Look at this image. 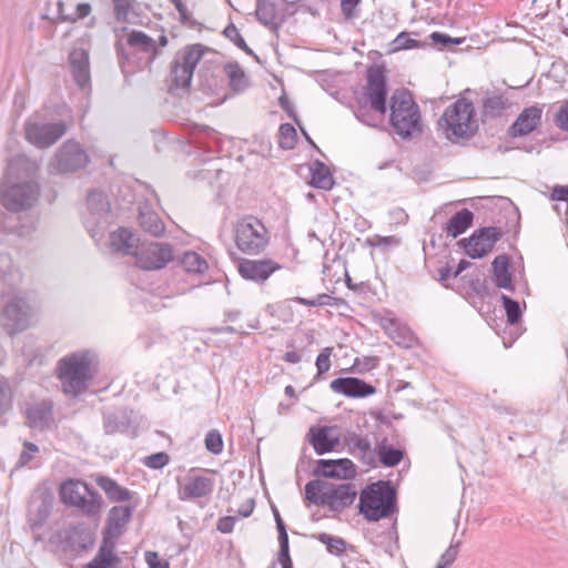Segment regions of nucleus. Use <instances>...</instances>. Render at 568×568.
I'll list each match as a JSON object with an SVG mask.
<instances>
[{
	"label": "nucleus",
	"mask_w": 568,
	"mask_h": 568,
	"mask_svg": "<svg viewBox=\"0 0 568 568\" xmlns=\"http://www.w3.org/2000/svg\"><path fill=\"white\" fill-rule=\"evenodd\" d=\"M99 357L91 349H79L57 362L55 376L63 394L78 397L84 394L99 373Z\"/></svg>",
	"instance_id": "obj_1"
},
{
	"label": "nucleus",
	"mask_w": 568,
	"mask_h": 568,
	"mask_svg": "<svg viewBox=\"0 0 568 568\" xmlns=\"http://www.w3.org/2000/svg\"><path fill=\"white\" fill-rule=\"evenodd\" d=\"M437 130L453 144L466 145L479 131L471 100L459 98L437 120Z\"/></svg>",
	"instance_id": "obj_2"
},
{
	"label": "nucleus",
	"mask_w": 568,
	"mask_h": 568,
	"mask_svg": "<svg viewBox=\"0 0 568 568\" xmlns=\"http://www.w3.org/2000/svg\"><path fill=\"white\" fill-rule=\"evenodd\" d=\"M366 85L363 97L357 98V105L353 106L355 118L362 123L376 128L372 121L371 110L384 115L387 112V78L385 70L379 65H372L366 70Z\"/></svg>",
	"instance_id": "obj_3"
},
{
	"label": "nucleus",
	"mask_w": 568,
	"mask_h": 568,
	"mask_svg": "<svg viewBox=\"0 0 568 568\" xmlns=\"http://www.w3.org/2000/svg\"><path fill=\"white\" fill-rule=\"evenodd\" d=\"M358 513L369 523L389 518L397 511V491L390 480H377L362 489Z\"/></svg>",
	"instance_id": "obj_4"
},
{
	"label": "nucleus",
	"mask_w": 568,
	"mask_h": 568,
	"mask_svg": "<svg viewBox=\"0 0 568 568\" xmlns=\"http://www.w3.org/2000/svg\"><path fill=\"white\" fill-rule=\"evenodd\" d=\"M120 31L128 33L126 44L134 50V52H128L121 39L115 41L114 49L122 73L128 74L134 72L133 69L126 70V67L131 64L135 57L138 69L151 71L152 63L160 54L155 40L143 31L130 30L128 27H122Z\"/></svg>",
	"instance_id": "obj_5"
},
{
	"label": "nucleus",
	"mask_w": 568,
	"mask_h": 568,
	"mask_svg": "<svg viewBox=\"0 0 568 568\" xmlns=\"http://www.w3.org/2000/svg\"><path fill=\"white\" fill-rule=\"evenodd\" d=\"M389 110V125L403 140H412L423 133L419 105L408 90H396L392 94Z\"/></svg>",
	"instance_id": "obj_6"
},
{
	"label": "nucleus",
	"mask_w": 568,
	"mask_h": 568,
	"mask_svg": "<svg viewBox=\"0 0 568 568\" xmlns=\"http://www.w3.org/2000/svg\"><path fill=\"white\" fill-rule=\"evenodd\" d=\"M305 499L316 506H327L332 511H342L348 508L357 496L354 484H333L323 479H313L306 483Z\"/></svg>",
	"instance_id": "obj_7"
},
{
	"label": "nucleus",
	"mask_w": 568,
	"mask_h": 568,
	"mask_svg": "<svg viewBox=\"0 0 568 568\" xmlns=\"http://www.w3.org/2000/svg\"><path fill=\"white\" fill-rule=\"evenodd\" d=\"M207 51H210L209 47L202 43H193L185 45L175 53L165 79L171 94H178L179 90L190 88L194 69Z\"/></svg>",
	"instance_id": "obj_8"
},
{
	"label": "nucleus",
	"mask_w": 568,
	"mask_h": 568,
	"mask_svg": "<svg viewBox=\"0 0 568 568\" xmlns=\"http://www.w3.org/2000/svg\"><path fill=\"white\" fill-rule=\"evenodd\" d=\"M233 233L236 247L244 254L257 255L268 245L267 229L260 219L253 215L237 221Z\"/></svg>",
	"instance_id": "obj_9"
},
{
	"label": "nucleus",
	"mask_w": 568,
	"mask_h": 568,
	"mask_svg": "<svg viewBox=\"0 0 568 568\" xmlns=\"http://www.w3.org/2000/svg\"><path fill=\"white\" fill-rule=\"evenodd\" d=\"M54 538L60 550L70 555L71 558L81 557L91 550L95 542L94 532L84 524L71 525L63 530H59Z\"/></svg>",
	"instance_id": "obj_10"
},
{
	"label": "nucleus",
	"mask_w": 568,
	"mask_h": 568,
	"mask_svg": "<svg viewBox=\"0 0 568 568\" xmlns=\"http://www.w3.org/2000/svg\"><path fill=\"white\" fill-rule=\"evenodd\" d=\"M90 162L87 151L74 140H67L57 150L48 164L51 174L73 173L84 169Z\"/></svg>",
	"instance_id": "obj_11"
},
{
	"label": "nucleus",
	"mask_w": 568,
	"mask_h": 568,
	"mask_svg": "<svg viewBox=\"0 0 568 568\" xmlns=\"http://www.w3.org/2000/svg\"><path fill=\"white\" fill-rule=\"evenodd\" d=\"M33 308L23 297L14 296L0 313V326L10 335L24 332L31 325Z\"/></svg>",
	"instance_id": "obj_12"
},
{
	"label": "nucleus",
	"mask_w": 568,
	"mask_h": 568,
	"mask_svg": "<svg viewBox=\"0 0 568 568\" xmlns=\"http://www.w3.org/2000/svg\"><path fill=\"white\" fill-rule=\"evenodd\" d=\"M505 232L497 226H481L473 232L469 237L460 239L457 245L470 258H483L490 253L495 244L500 241Z\"/></svg>",
	"instance_id": "obj_13"
},
{
	"label": "nucleus",
	"mask_w": 568,
	"mask_h": 568,
	"mask_svg": "<svg viewBox=\"0 0 568 568\" xmlns=\"http://www.w3.org/2000/svg\"><path fill=\"white\" fill-rule=\"evenodd\" d=\"M40 195V186L34 181L14 183L1 190V203L10 212H21L32 207Z\"/></svg>",
	"instance_id": "obj_14"
},
{
	"label": "nucleus",
	"mask_w": 568,
	"mask_h": 568,
	"mask_svg": "<svg viewBox=\"0 0 568 568\" xmlns=\"http://www.w3.org/2000/svg\"><path fill=\"white\" fill-rule=\"evenodd\" d=\"M134 257L141 270H161L173 260V246L170 243L152 242L135 248Z\"/></svg>",
	"instance_id": "obj_15"
},
{
	"label": "nucleus",
	"mask_w": 568,
	"mask_h": 568,
	"mask_svg": "<svg viewBox=\"0 0 568 568\" xmlns=\"http://www.w3.org/2000/svg\"><path fill=\"white\" fill-rule=\"evenodd\" d=\"M64 121L57 122H27L24 134L28 142L39 149H47L60 140L67 132Z\"/></svg>",
	"instance_id": "obj_16"
},
{
	"label": "nucleus",
	"mask_w": 568,
	"mask_h": 568,
	"mask_svg": "<svg viewBox=\"0 0 568 568\" xmlns=\"http://www.w3.org/2000/svg\"><path fill=\"white\" fill-rule=\"evenodd\" d=\"M316 479L331 478L352 480L357 476V467L349 458L317 459L312 470Z\"/></svg>",
	"instance_id": "obj_17"
},
{
	"label": "nucleus",
	"mask_w": 568,
	"mask_h": 568,
	"mask_svg": "<svg viewBox=\"0 0 568 568\" xmlns=\"http://www.w3.org/2000/svg\"><path fill=\"white\" fill-rule=\"evenodd\" d=\"M281 268L282 265L272 258H242L237 265L239 274L244 280L256 284H264L272 274Z\"/></svg>",
	"instance_id": "obj_18"
},
{
	"label": "nucleus",
	"mask_w": 568,
	"mask_h": 568,
	"mask_svg": "<svg viewBox=\"0 0 568 568\" xmlns=\"http://www.w3.org/2000/svg\"><path fill=\"white\" fill-rule=\"evenodd\" d=\"M71 74L74 82L81 90L91 88L89 50L74 47L68 57Z\"/></svg>",
	"instance_id": "obj_19"
},
{
	"label": "nucleus",
	"mask_w": 568,
	"mask_h": 568,
	"mask_svg": "<svg viewBox=\"0 0 568 568\" xmlns=\"http://www.w3.org/2000/svg\"><path fill=\"white\" fill-rule=\"evenodd\" d=\"M337 426H312L306 435L307 442L317 455H324L336 450L341 439L338 434L333 435Z\"/></svg>",
	"instance_id": "obj_20"
},
{
	"label": "nucleus",
	"mask_w": 568,
	"mask_h": 568,
	"mask_svg": "<svg viewBox=\"0 0 568 568\" xmlns=\"http://www.w3.org/2000/svg\"><path fill=\"white\" fill-rule=\"evenodd\" d=\"M542 108L535 104L525 108L509 126L507 133L511 138L526 136L541 125Z\"/></svg>",
	"instance_id": "obj_21"
},
{
	"label": "nucleus",
	"mask_w": 568,
	"mask_h": 568,
	"mask_svg": "<svg viewBox=\"0 0 568 568\" xmlns=\"http://www.w3.org/2000/svg\"><path fill=\"white\" fill-rule=\"evenodd\" d=\"M329 388L351 398H364L376 393V387L358 377H338L331 382Z\"/></svg>",
	"instance_id": "obj_22"
},
{
	"label": "nucleus",
	"mask_w": 568,
	"mask_h": 568,
	"mask_svg": "<svg viewBox=\"0 0 568 568\" xmlns=\"http://www.w3.org/2000/svg\"><path fill=\"white\" fill-rule=\"evenodd\" d=\"M131 424V412L126 408L104 407L102 409V425L105 435L126 433Z\"/></svg>",
	"instance_id": "obj_23"
},
{
	"label": "nucleus",
	"mask_w": 568,
	"mask_h": 568,
	"mask_svg": "<svg viewBox=\"0 0 568 568\" xmlns=\"http://www.w3.org/2000/svg\"><path fill=\"white\" fill-rule=\"evenodd\" d=\"M343 440L351 455L358 458L366 466H376L375 450L372 448V443L366 437H362L354 432H348Z\"/></svg>",
	"instance_id": "obj_24"
},
{
	"label": "nucleus",
	"mask_w": 568,
	"mask_h": 568,
	"mask_svg": "<svg viewBox=\"0 0 568 568\" xmlns=\"http://www.w3.org/2000/svg\"><path fill=\"white\" fill-rule=\"evenodd\" d=\"M213 488L214 481L211 478L205 476H190L180 488L179 496L181 500L203 498L211 495Z\"/></svg>",
	"instance_id": "obj_25"
},
{
	"label": "nucleus",
	"mask_w": 568,
	"mask_h": 568,
	"mask_svg": "<svg viewBox=\"0 0 568 568\" xmlns=\"http://www.w3.org/2000/svg\"><path fill=\"white\" fill-rule=\"evenodd\" d=\"M135 506H113L106 517L105 527L106 532L113 536H121L125 526L132 518Z\"/></svg>",
	"instance_id": "obj_26"
},
{
	"label": "nucleus",
	"mask_w": 568,
	"mask_h": 568,
	"mask_svg": "<svg viewBox=\"0 0 568 568\" xmlns=\"http://www.w3.org/2000/svg\"><path fill=\"white\" fill-rule=\"evenodd\" d=\"M510 257L507 254L497 255L491 262V280L498 288L515 291Z\"/></svg>",
	"instance_id": "obj_27"
},
{
	"label": "nucleus",
	"mask_w": 568,
	"mask_h": 568,
	"mask_svg": "<svg viewBox=\"0 0 568 568\" xmlns=\"http://www.w3.org/2000/svg\"><path fill=\"white\" fill-rule=\"evenodd\" d=\"M53 420V406L51 402L42 400L27 409V424L31 428L47 429Z\"/></svg>",
	"instance_id": "obj_28"
},
{
	"label": "nucleus",
	"mask_w": 568,
	"mask_h": 568,
	"mask_svg": "<svg viewBox=\"0 0 568 568\" xmlns=\"http://www.w3.org/2000/svg\"><path fill=\"white\" fill-rule=\"evenodd\" d=\"M509 106L510 102L504 94L487 92L486 95L481 99V122H485L488 119L503 116Z\"/></svg>",
	"instance_id": "obj_29"
},
{
	"label": "nucleus",
	"mask_w": 568,
	"mask_h": 568,
	"mask_svg": "<svg viewBox=\"0 0 568 568\" xmlns=\"http://www.w3.org/2000/svg\"><path fill=\"white\" fill-rule=\"evenodd\" d=\"M80 479H68L60 486V498L64 505L73 506L83 510L84 493Z\"/></svg>",
	"instance_id": "obj_30"
},
{
	"label": "nucleus",
	"mask_w": 568,
	"mask_h": 568,
	"mask_svg": "<svg viewBox=\"0 0 568 568\" xmlns=\"http://www.w3.org/2000/svg\"><path fill=\"white\" fill-rule=\"evenodd\" d=\"M95 483L112 503L128 501L134 494L128 488L120 486L114 479L108 476L99 475Z\"/></svg>",
	"instance_id": "obj_31"
},
{
	"label": "nucleus",
	"mask_w": 568,
	"mask_h": 568,
	"mask_svg": "<svg viewBox=\"0 0 568 568\" xmlns=\"http://www.w3.org/2000/svg\"><path fill=\"white\" fill-rule=\"evenodd\" d=\"M138 239L134 233L125 227H119L110 235V243L114 251L122 252L125 255L134 256Z\"/></svg>",
	"instance_id": "obj_32"
},
{
	"label": "nucleus",
	"mask_w": 568,
	"mask_h": 568,
	"mask_svg": "<svg viewBox=\"0 0 568 568\" xmlns=\"http://www.w3.org/2000/svg\"><path fill=\"white\" fill-rule=\"evenodd\" d=\"M473 221L474 213L469 209H462L453 214L444 230L448 236L456 239L473 225Z\"/></svg>",
	"instance_id": "obj_33"
},
{
	"label": "nucleus",
	"mask_w": 568,
	"mask_h": 568,
	"mask_svg": "<svg viewBox=\"0 0 568 568\" xmlns=\"http://www.w3.org/2000/svg\"><path fill=\"white\" fill-rule=\"evenodd\" d=\"M310 184L315 189L329 191L335 185V179L329 168L321 160H315L311 168Z\"/></svg>",
	"instance_id": "obj_34"
},
{
	"label": "nucleus",
	"mask_w": 568,
	"mask_h": 568,
	"mask_svg": "<svg viewBox=\"0 0 568 568\" xmlns=\"http://www.w3.org/2000/svg\"><path fill=\"white\" fill-rule=\"evenodd\" d=\"M140 227L154 237H161L165 233V224L154 211L149 207H141L139 211Z\"/></svg>",
	"instance_id": "obj_35"
},
{
	"label": "nucleus",
	"mask_w": 568,
	"mask_h": 568,
	"mask_svg": "<svg viewBox=\"0 0 568 568\" xmlns=\"http://www.w3.org/2000/svg\"><path fill=\"white\" fill-rule=\"evenodd\" d=\"M374 450L375 457H378L384 467H395L400 464L404 457V450L387 444L386 438L378 443Z\"/></svg>",
	"instance_id": "obj_36"
},
{
	"label": "nucleus",
	"mask_w": 568,
	"mask_h": 568,
	"mask_svg": "<svg viewBox=\"0 0 568 568\" xmlns=\"http://www.w3.org/2000/svg\"><path fill=\"white\" fill-rule=\"evenodd\" d=\"M312 538L324 544L326 546V550L334 556H341L346 549L349 548L353 550L354 548L344 538L333 536L327 532L313 534Z\"/></svg>",
	"instance_id": "obj_37"
},
{
	"label": "nucleus",
	"mask_w": 568,
	"mask_h": 568,
	"mask_svg": "<svg viewBox=\"0 0 568 568\" xmlns=\"http://www.w3.org/2000/svg\"><path fill=\"white\" fill-rule=\"evenodd\" d=\"M462 280L466 282L470 290L479 297H490L493 294L491 288L489 287L485 275L480 272L476 274H465L462 276Z\"/></svg>",
	"instance_id": "obj_38"
},
{
	"label": "nucleus",
	"mask_w": 568,
	"mask_h": 568,
	"mask_svg": "<svg viewBox=\"0 0 568 568\" xmlns=\"http://www.w3.org/2000/svg\"><path fill=\"white\" fill-rule=\"evenodd\" d=\"M224 70L230 79V87L233 91H242L248 85V78L237 62H229Z\"/></svg>",
	"instance_id": "obj_39"
},
{
	"label": "nucleus",
	"mask_w": 568,
	"mask_h": 568,
	"mask_svg": "<svg viewBox=\"0 0 568 568\" xmlns=\"http://www.w3.org/2000/svg\"><path fill=\"white\" fill-rule=\"evenodd\" d=\"M87 205L92 214L103 216L110 212L111 205L103 192L92 190L88 193Z\"/></svg>",
	"instance_id": "obj_40"
},
{
	"label": "nucleus",
	"mask_w": 568,
	"mask_h": 568,
	"mask_svg": "<svg viewBox=\"0 0 568 568\" xmlns=\"http://www.w3.org/2000/svg\"><path fill=\"white\" fill-rule=\"evenodd\" d=\"M181 264L187 273L202 274L209 268L206 260L194 251H187L181 258Z\"/></svg>",
	"instance_id": "obj_41"
},
{
	"label": "nucleus",
	"mask_w": 568,
	"mask_h": 568,
	"mask_svg": "<svg viewBox=\"0 0 568 568\" xmlns=\"http://www.w3.org/2000/svg\"><path fill=\"white\" fill-rule=\"evenodd\" d=\"M84 493L83 513L85 515H95L99 513L102 504L101 495L84 481L82 485Z\"/></svg>",
	"instance_id": "obj_42"
},
{
	"label": "nucleus",
	"mask_w": 568,
	"mask_h": 568,
	"mask_svg": "<svg viewBox=\"0 0 568 568\" xmlns=\"http://www.w3.org/2000/svg\"><path fill=\"white\" fill-rule=\"evenodd\" d=\"M383 326L396 344L404 347L410 346L413 341L412 334L406 329L399 328L394 320H385Z\"/></svg>",
	"instance_id": "obj_43"
},
{
	"label": "nucleus",
	"mask_w": 568,
	"mask_h": 568,
	"mask_svg": "<svg viewBox=\"0 0 568 568\" xmlns=\"http://www.w3.org/2000/svg\"><path fill=\"white\" fill-rule=\"evenodd\" d=\"M222 34L226 39H229L234 45L244 51L247 55H252L256 61H260L258 57L246 44L244 38L242 37V34L240 33L239 29L235 27L234 23L230 22L222 31Z\"/></svg>",
	"instance_id": "obj_44"
},
{
	"label": "nucleus",
	"mask_w": 568,
	"mask_h": 568,
	"mask_svg": "<svg viewBox=\"0 0 568 568\" xmlns=\"http://www.w3.org/2000/svg\"><path fill=\"white\" fill-rule=\"evenodd\" d=\"M297 143V133L291 123H282L278 129V145L283 150H293Z\"/></svg>",
	"instance_id": "obj_45"
},
{
	"label": "nucleus",
	"mask_w": 568,
	"mask_h": 568,
	"mask_svg": "<svg viewBox=\"0 0 568 568\" xmlns=\"http://www.w3.org/2000/svg\"><path fill=\"white\" fill-rule=\"evenodd\" d=\"M500 301L506 312L507 322L511 325L519 323L523 316L519 302L506 294H501Z\"/></svg>",
	"instance_id": "obj_46"
},
{
	"label": "nucleus",
	"mask_w": 568,
	"mask_h": 568,
	"mask_svg": "<svg viewBox=\"0 0 568 568\" xmlns=\"http://www.w3.org/2000/svg\"><path fill=\"white\" fill-rule=\"evenodd\" d=\"M392 45L393 49L390 51L395 52L400 50L426 48L427 43L412 39L409 38L408 32L403 31L392 41Z\"/></svg>",
	"instance_id": "obj_47"
},
{
	"label": "nucleus",
	"mask_w": 568,
	"mask_h": 568,
	"mask_svg": "<svg viewBox=\"0 0 568 568\" xmlns=\"http://www.w3.org/2000/svg\"><path fill=\"white\" fill-rule=\"evenodd\" d=\"M114 19L118 22H128L129 13L133 9L135 0H111Z\"/></svg>",
	"instance_id": "obj_48"
},
{
	"label": "nucleus",
	"mask_w": 568,
	"mask_h": 568,
	"mask_svg": "<svg viewBox=\"0 0 568 568\" xmlns=\"http://www.w3.org/2000/svg\"><path fill=\"white\" fill-rule=\"evenodd\" d=\"M333 353L332 347H325L321 351V353L316 357L315 366L317 368V373L314 376V381H320L322 375L329 371L331 368V355Z\"/></svg>",
	"instance_id": "obj_49"
},
{
	"label": "nucleus",
	"mask_w": 568,
	"mask_h": 568,
	"mask_svg": "<svg viewBox=\"0 0 568 568\" xmlns=\"http://www.w3.org/2000/svg\"><path fill=\"white\" fill-rule=\"evenodd\" d=\"M205 448L213 455H220L223 452V438L219 430H210L204 439Z\"/></svg>",
	"instance_id": "obj_50"
},
{
	"label": "nucleus",
	"mask_w": 568,
	"mask_h": 568,
	"mask_svg": "<svg viewBox=\"0 0 568 568\" xmlns=\"http://www.w3.org/2000/svg\"><path fill=\"white\" fill-rule=\"evenodd\" d=\"M12 406V395L8 381L0 377V417Z\"/></svg>",
	"instance_id": "obj_51"
},
{
	"label": "nucleus",
	"mask_w": 568,
	"mask_h": 568,
	"mask_svg": "<svg viewBox=\"0 0 568 568\" xmlns=\"http://www.w3.org/2000/svg\"><path fill=\"white\" fill-rule=\"evenodd\" d=\"M170 462V456L165 452H159L146 456L143 464L151 469H161Z\"/></svg>",
	"instance_id": "obj_52"
},
{
	"label": "nucleus",
	"mask_w": 568,
	"mask_h": 568,
	"mask_svg": "<svg viewBox=\"0 0 568 568\" xmlns=\"http://www.w3.org/2000/svg\"><path fill=\"white\" fill-rule=\"evenodd\" d=\"M91 11L92 7L89 2H81L77 6L75 13L70 16H62V21L75 23L78 20H82L90 16Z\"/></svg>",
	"instance_id": "obj_53"
},
{
	"label": "nucleus",
	"mask_w": 568,
	"mask_h": 568,
	"mask_svg": "<svg viewBox=\"0 0 568 568\" xmlns=\"http://www.w3.org/2000/svg\"><path fill=\"white\" fill-rule=\"evenodd\" d=\"M378 364L377 357H365L363 361L359 358H356L354 361V364L352 366V371L354 373L363 374L365 372H369L371 369L375 368Z\"/></svg>",
	"instance_id": "obj_54"
},
{
	"label": "nucleus",
	"mask_w": 568,
	"mask_h": 568,
	"mask_svg": "<svg viewBox=\"0 0 568 568\" xmlns=\"http://www.w3.org/2000/svg\"><path fill=\"white\" fill-rule=\"evenodd\" d=\"M554 123L560 130L568 132V100L556 112Z\"/></svg>",
	"instance_id": "obj_55"
},
{
	"label": "nucleus",
	"mask_w": 568,
	"mask_h": 568,
	"mask_svg": "<svg viewBox=\"0 0 568 568\" xmlns=\"http://www.w3.org/2000/svg\"><path fill=\"white\" fill-rule=\"evenodd\" d=\"M216 132L207 125H197L192 133L194 143L199 144V148H204V142L201 138L215 139Z\"/></svg>",
	"instance_id": "obj_56"
},
{
	"label": "nucleus",
	"mask_w": 568,
	"mask_h": 568,
	"mask_svg": "<svg viewBox=\"0 0 568 568\" xmlns=\"http://www.w3.org/2000/svg\"><path fill=\"white\" fill-rule=\"evenodd\" d=\"M459 546L460 541L452 542L444 554H442L438 561L444 564L446 567L452 566L458 556Z\"/></svg>",
	"instance_id": "obj_57"
},
{
	"label": "nucleus",
	"mask_w": 568,
	"mask_h": 568,
	"mask_svg": "<svg viewBox=\"0 0 568 568\" xmlns=\"http://www.w3.org/2000/svg\"><path fill=\"white\" fill-rule=\"evenodd\" d=\"M278 103L281 108L287 113V115L298 125L301 126V121L295 112V108L287 98V95L283 94L278 98Z\"/></svg>",
	"instance_id": "obj_58"
},
{
	"label": "nucleus",
	"mask_w": 568,
	"mask_h": 568,
	"mask_svg": "<svg viewBox=\"0 0 568 568\" xmlns=\"http://www.w3.org/2000/svg\"><path fill=\"white\" fill-rule=\"evenodd\" d=\"M144 559L149 568H170L169 562L160 559L156 551H146Z\"/></svg>",
	"instance_id": "obj_59"
},
{
	"label": "nucleus",
	"mask_w": 568,
	"mask_h": 568,
	"mask_svg": "<svg viewBox=\"0 0 568 568\" xmlns=\"http://www.w3.org/2000/svg\"><path fill=\"white\" fill-rule=\"evenodd\" d=\"M550 199L552 201L564 202L568 212V185H556L551 190Z\"/></svg>",
	"instance_id": "obj_60"
},
{
	"label": "nucleus",
	"mask_w": 568,
	"mask_h": 568,
	"mask_svg": "<svg viewBox=\"0 0 568 568\" xmlns=\"http://www.w3.org/2000/svg\"><path fill=\"white\" fill-rule=\"evenodd\" d=\"M453 267L449 265V263H446L445 265H442L437 268V276L434 275V277L446 288L449 287V284L447 283L450 277H453Z\"/></svg>",
	"instance_id": "obj_61"
},
{
	"label": "nucleus",
	"mask_w": 568,
	"mask_h": 568,
	"mask_svg": "<svg viewBox=\"0 0 568 568\" xmlns=\"http://www.w3.org/2000/svg\"><path fill=\"white\" fill-rule=\"evenodd\" d=\"M278 532V554H288L290 552V539L287 534V528L285 524L280 525L277 528Z\"/></svg>",
	"instance_id": "obj_62"
},
{
	"label": "nucleus",
	"mask_w": 568,
	"mask_h": 568,
	"mask_svg": "<svg viewBox=\"0 0 568 568\" xmlns=\"http://www.w3.org/2000/svg\"><path fill=\"white\" fill-rule=\"evenodd\" d=\"M361 0H341V10L346 19H353L356 17V7Z\"/></svg>",
	"instance_id": "obj_63"
},
{
	"label": "nucleus",
	"mask_w": 568,
	"mask_h": 568,
	"mask_svg": "<svg viewBox=\"0 0 568 568\" xmlns=\"http://www.w3.org/2000/svg\"><path fill=\"white\" fill-rule=\"evenodd\" d=\"M83 568H109L106 554H104V551L97 552L94 558L84 565Z\"/></svg>",
	"instance_id": "obj_64"
}]
</instances>
